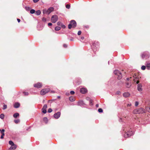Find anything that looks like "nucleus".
Segmentation results:
<instances>
[{"label":"nucleus","mask_w":150,"mask_h":150,"mask_svg":"<svg viewBox=\"0 0 150 150\" xmlns=\"http://www.w3.org/2000/svg\"><path fill=\"white\" fill-rule=\"evenodd\" d=\"M129 128L128 126L124 127L122 128V130L125 132L124 135L125 138H127L129 137L133 134L132 131L129 130Z\"/></svg>","instance_id":"1"},{"label":"nucleus","mask_w":150,"mask_h":150,"mask_svg":"<svg viewBox=\"0 0 150 150\" xmlns=\"http://www.w3.org/2000/svg\"><path fill=\"white\" fill-rule=\"evenodd\" d=\"M144 112V110L142 108L136 109L133 111V113L134 114L137 113H143Z\"/></svg>","instance_id":"2"},{"label":"nucleus","mask_w":150,"mask_h":150,"mask_svg":"<svg viewBox=\"0 0 150 150\" xmlns=\"http://www.w3.org/2000/svg\"><path fill=\"white\" fill-rule=\"evenodd\" d=\"M99 43L97 41H95L92 44V47L94 51H96L98 49Z\"/></svg>","instance_id":"3"},{"label":"nucleus","mask_w":150,"mask_h":150,"mask_svg":"<svg viewBox=\"0 0 150 150\" xmlns=\"http://www.w3.org/2000/svg\"><path fill=\"white\" fill-rule=\"evenodd\" d=\"M76 26V23L74 20H72L70 22V23L68 25V28L70 29L72 27L74 28Z\"/></svg>","instance_id":"4"},{"label":"nucleus","mask_w":150,"mask_h":150,"mask_svg":"<svg viewBox=\"0 0 150 150\" xmlns=\"http://www.w3.org/2000/svg\"><path fill=\"white\" fill-rule=\"evenodd\" d=\"M132 78L133 79L134 82H136V84H138L139 83V78L138 76V74H134L132 77H130V79Z\"/></svg>","instance_id":"5"},{"label":"nucleus","mask_w":150,"mask_h":150,"mask_svg":"<svg viewBox=\"0 0 150 150\" xmlns=\"http://www.w3.org/2000/svg\"><path fill=\"white\" fill-rule=\"evenodd\" d=\"M114 73L115 74L118 76L117 77L118 79H120L122 78V76L121 73L118 70H115L114 71Z\"/></svg>","instance_id":"6"},{"label":"nucleus","mask_w":150,"mask_h":150,"mask_svg":"<svg viewBox=\"0 0 150 150\" xmlns=\"http://www.w3.org/2000/svg\"><path fill=\"white\" fill-rule=\"evenodd\" d=\"M58 20V17L57 15H53L51 18V21L52 23H55Z\"/></svg>","instance_id":"7"},{"label":"nucleus","mask_w":150,"mask_h":150,"mask_svg":"<svg viewBox=\"0 0 150 150\" xmlns=\"http://www.w3.org/2000/svg\"><path fill=\"white\" fill-rule=\"evenodd\" d=\"M50 91V89L49 88H45L42 89L40 91V94L42 95H44L47 93L49 92Z\"/></svg>","instance_id":"8"},{"label":"nucleus","mask_w":150,"mask_h":150,"mask_svg":"<svg viewBox=\"0 0 150 150\" xmlns=\"http://www.w3.org/2000/svg\"><path fill=\"white\" fill-rule=\"evenodd\" d=\"M142 58L143 59L144 58H147L149 57V54L148 52H145L142 53L141 55Z\"/></svg>","instance_id":"9"},{"label":"nucleus","mask_w":150,"mask_h":150,"mask_svg":"<svg viewBox=\"0 0 150 150\" xmlns=\"http://www.w3.org/2000/svg\"><path fill=\"white\" fill-rule=\"evenodd\" d=\"M60 112H58L54 114V117L55 119H58L60 117Z\"/></svg>","instance_id":"10"},{"label":"nucleus","mask_w":150,"mask_h":150,"mask_svg":"<svg viewBox=\"0 0 150 150\" xmlns=\"http://www.w3.org/2000/svg\"><path fill=\"white\" fill-rule=\"evenodd\" d=\"M80 92L82 94H85L87 92V89L85 88H82L80 90Z\"/></svg>","instance_id":"11"},{"label":"nucleus","mask_w":150,"mask_h":150,"mask_svg":"<svg viewBox=\"0 0 150 150\" xmlns=\"http://www.w3.org/2000/svg\"><path fill=\"white\" fill-rule=\"evenodd\" d=\"M42 86V83H41L40 82L38 83H37L34 84V86L38 88L41 87Z\"/></svg>","instance_id":"12"},{"label":"nucleus","mask_w":150,"mask_h":150,"mask_svg":"<svg viewBox=\"0 0 150 150\" xmlns=\"http://www.w3.org/2000/svg\"><path fill=\"white\" fill-rule=\"evenodd\" d=\"M47 108V105L46 104H45L42 108V112L44 114H45L47 112L46 108Z\"/></svg>","instance_id":"13"},{"label":"nucleus","mask_w":150,"mask_h":150,"mask_svg":"<svg viewBox=\"0 0 150 150\" xmlns=\"http://www.w3.org/2000/svg\"><path fill=\"white\" fill-rule=\"evenodd\" d=\"M142 84L141 83L138 84L137 86V90L139 91H142Z\"/></svg>","instance_id":"14"},{"label":"nucleus","mask_w":150,"mask_h":150,"mask_svg":"<svg viewBox=\"0 0 150 150\" xmlns=\"http://www.w3.org/2000/svg\"><path fill=\"white\" fill-rule=\"evenodd\" d=\"M20 104L18 102L16 103L14 105V107L15 108H18L19 107Z\"/></svg>","instance_id":"15"},{"label":"nucleus","mask_w":150,"mask_h":150,"mask_svg":"<svg viewBox=\"0 0 150 150\" xmlns=\"http://www.w3.org/2000/svg\"><path fill=\"white\" fill-rule=\"evenodd\" d=\"M54 8L53 7H50L48 10V14H49L51 12L53 11Z\"/></svg>","instance_id":"16"},{"label":"nucleus","mask_w":150,"mask_h":150,"mask_svg":"<svg viewBox=\"0 0 150 150\" xmlns=\"http://www.w3.org/2000/svg\"><path fill=\"white\" fill-rule=\"evenodd\" d=\"M78 105L81 106H83L84 104L83 101L82 100L79 101L78 102Z\"/></svg>","instance_id":"17"},{"label":"nucleus","mask_w":150,"mask_h":150,"mask_svg":"<svg viewBox=\"0 0 150 150\" xmlns=\"http://www.w3.org/2000/svg\"><path fill=\"white\" fill-rule=\"evenodd\" d=\"M16 148V145L11 146L10 148L9 149V150H14Z\"/></svg>","instance_id":"18"},{"label":"nucleus","mask_w":150,"mask_h":150,"mask_svg":"<svg viewBox=\"0 0 150 150\" xmlns=\"http://www.w3.org/2000/svg\"><path fill=\"white\" fill-rule=\"evenodd\" d=\"M130 94L128 92H125L123 93V96L125 97H127L129 96Z\"/></svg>","instance_id":"19"},{"label":"nucleus","mask_w":150,"mask_h":150,"mask_svg":"<svg viewBox=\"0 0 150 150\" xmlns=\"http://www.w3.org/2000/svg\"><path fill=\"white\" fill-rule=\"evenodd\" d=\"M146 67L148 70L150 69V63L148 62L146 63Z\"/></svg>","instance_id":"20"},{"label":"nucleus","mask_w":150,"mask_h":150,"mask_svg":"<svg viewBox=\"0 0 150 150\" xmlns=\"http://www.w3.org/2000/svg\"><path fill=\"white\" fill-rule=\"evenodd\" d=\"M19 116V114L18 113H16L13 115V117L15 118H17Z\"/></svg>","instance_id":"21"},{"label":"nucleus","mask_w":150,"mask_h":150,"mask_svg":"<svg viewBox=\"0 0 150 150\" xmlns=\"http://www.w3.org/2000/svg\"><path fill=\"white\" fill-rule=\"evenodd\" d=\"M69 100L71 102H73L75 100V99L73 97H70L69 98Z\"/></svg>","instance_id":"22"},{"label":"nucleus","mask_w":150,"mask_h":150,"mask_svg":"<svg viewBox=\"0 0 150 150\" xmlns=\"http://www.w3.org/2000/svg\"><path fill=\"white\" fill-rule=\"evenodd\" d=\"M5 132V130L4 129H2L1 131V136H3L4 137V136L5 135V134L4 132Z\"/></svg>","instance_id":"23"},{"label":"nucleus","mask_w":150,"mask_h":150,"mask_svg":"<svg viewBox=\"0 0 150 150\" xmlns=\"http://www.w3.org/2000/svg\"><path fill=\"white\" fill-rule=\"evenodd\" d=\"M40 13L41 11L40 10H39L37 11L35 13V14L38 16L40 15Z\"/></svg>","instance_id":"24"},{"label":"nucleus","mask_w":150,"mask_h":150,"mask_svg":"<svg viewBox=\"0 0 150 150\" xmlns=\"http://www.w3.org/2000/svg\"><path fill=\"white\" fill-rule=\"evenodd\" d=\"M30 12L31 14H33L35 13V10L33 9H32L30 10Z\"/></svg>","instance_id":"25"},{"label":"nucleus","mask_w":150,"mask_h":150,"mask_svg":"<svg viewBox=\"0 0 150 150\" xmlns=\"http://www.w3.org/2000/svg\"><path fill=\"white\" fill-rule=\"evenodd\" d=\"M85 38H79L78 40L82 42H84V39Z\"/></svg>","instance_id":"26"},{"label":"nucleus","mask_w":150,"mask_h":150,"mask_svg":"<svg viewBox=\"0 0 150 150\" xmlns=\"http://www.w3.org/2000/svg\"><path fill=\"white\" fill-rule=\"evenodd\" d=\"M25 9L27 11H29L30 10V9H31V8L30 7H29L25 6Z\"/></svg>","instance_id":"27"},{"label":"nucleus","mask_w":150,"mask_h":150,"mask_svg":"<svg viewBox=\"0 0 150 150\" xmlns=\"http://www.w3.org/2000/svg\"><path fill=\"white\" fill-rule=\"evenodd\" d=\"M61 29V28L59 27H56L55 28V30L56 31H58L59 30Z\"/></svg>","instance_id":"28"},{"label":"nucleus","mask_w":150,"mask_h":150,"mask_svg":"<svg viewBox=\"0 0 150 150\" xmlns=\"http://www.w3.org/2000/svg\"><path fill=\"white\" fill-rule=\"evenodd\" d=\"M14 122L16 123L17 124L20 122V120L19 119L15 120Z\"/></svg>","instance_id":"29"},{"label":"nucleus","mask_w":150,"mask_h":150,"mask_svg":"<svg viewBox=\"0 0 150 150\" xmlns=\"http://www.w3.org/2000/svg\"><path fill=\"white\" fill-rule=\"evenodd\" d=\"M146 110L148 112H150V107L147 106L146 107Z\"/></svg>","instance_id":"30"},{"label":"nucleus","mask_w":150,"mask_h":150,"mask_svg":"<svg viewBox=\"0 0 150 150\" xmlns=\"http://www.w3.org/2000/svg\"><path fill=\"white\" fill-rule=\"evenodd\" d=\"M48 10L44 9L43 11V13H47L48 14Z\"/></svg>","instance_id":"31"},{"label":"nucleus","mask_w":150,"mask_h":150,"mask_svg":"<svg viewBox=\"0 0 150 150\" xmlns=\"http://www.w3.org/2000/svg\"><path fill=\"white\" fill-rule=\"evenodd\" d=\"M9 144L11 145V146L13 145H14V143L13 142L11 141H10L9 142Z\"/></svg>","instance_id":"32"},{"label":"nucleus","mask_w":150,"mask_h":150,"mask_svg":"<svg viewBox=\"0 0 150 150\" xmlns=\"http://www.w3.org/2000/svg\"><path fill=\"white\" fill-rule=\"evenodd\" d=\"M4 115L3 114H1L0 115V118L1 119H4Z\"/></svg>","instance_id":"33"},{"label":"nucleus","mask_w":150,"mask_h":150,"mask_svg":"<svg viewBox=\"0 0 150 150\" xmlns=\"http://www.w3.org/2000/svg\"><path fill=\"white\" fill-rule=\"evenodd\" d=\"M89 104L90 105H93V101L92 100H90L89 101Z\"/></svg>","instance_id":"34"},{"label":"nucleus","mask_w":150,"mask_h":150,"mask_svg":"<svg viewBox=\"0 0 150 150\" xmlns=\"http://www.w3.org/2000/svg\"><path fill=\"white\" fill-rule=\"evenodd\" d=\"M131 85L129 83H126V86L127 88H129L131 86Z\"/></svg>","instance_id":"35"},{"label":"nucleus","mask_w":150,"mask_h":150,"mask_svg":"<svg viewBox=\"0 0 150 150\" xmlns=\"http://www.w3.org/2000/svg\"><path fill=\"white\" fill-rule=\"evenodd\" d=\"M4 105L3 106V110H5L7 108V105H6L4 104Z\"/></svg>","instance_id":"36"},{"label":"nucleus","mask_w":150,"mask_h":150,"mask_svg":"<svg viewBox=\"0 0 150 150\" xmlns=\"http://www.w3.org/2000/svg\"><path fill=\"white\" fill-rule=\"evenodd\" d=\"M42 20L43 22H46L47 21L46 19L44 17L42 18Z\"/></svg>","instance_id":"37"},{"label":"nucleus","mask_w":150,"mask_h":150,"mask_svg":"<svg viewBox=\"0 0 150 150\" xmlns=\"http://www.w3.org/2000/svg\"><path fill=\"white\" fill-rule=\"evenodd\" d=\"M69 39V40L70 41H74L75 40L74 39V38H68Z\"/></svg>","instance_id":"38"},{"label":"nucleus","mask_w":150,"mask_h":150,"mask_svg":"<svg viewBox=\"0 0 150 150\" xmlns=\"http://www.w3.org/2000/svg\"><path fill=\"white\" fill-rule=\"evenodd\" d=\"M98 111L99 112H103L102 109L100 108H99L98 109Z\"/></svg>","instance_id":"39"},{"label":"nucleus","mask_w":150,"mask_h":150,"mask_svg":"<svg viewBox=\"0 0 150 150\" xmlns=\"http://www.w3.org/2000/svg\"><path fill=\"white\" fill-rule=\"evenodd\" d=\"M66 6V8L68 9H69L70 7V6L69 4H67Z\"/></svg>","instance_id":"40"},{"label":"nucleus","mask_w":150,"mask_h":150,"mask_svg":"<svg viewBox=\"0 0 150 150\" xmlns=\"http://www.w3.org/2000/svg\"><path fill=\"white\" fill-rule=\"evenodd\" d=\"M146 69V67L144 66H142L141 67V69L143 70H144Z\"/></svg>","instance_id":"41"},{"label":"nucleus","mask_w":150,"mask_h":150,"mask_svg":"<svg viewBox=\"0 0 150 150\" xmlns=\"http://www.w3.org/2000/svg\"><path fill=\"white\" fill-rule=\"evenodd\" d=\"M52 111V110L51 108H49L48 110V112H51Z\"/></svg>","instance_id":"42"},{"label":"nucleus","mask_w":150,"mask_h":150,"mask_svg":"<svg viewBox=\"0 0 150 150\" xmlns=\"http://www.w3.org/2000/svg\"><path fill=\"white\" fill-rule=\"evenodd\" d=\"M23 93L24 94V95L25 96H27L28 94V92H23Z\"/></svg>","instance_id":"43"},{"label":"nucleus","mask_w":150,"mask_h":150,"mask_svg":"<svg viewBox=\"0 0 150 150\" xmlns=\"http://www.w3.org/2000/svg\"><path fill=\"white\" fill-rule=\"evenodd\" d=\"M138 104H139V102H138L137 101H136L135 102V106H137L138 105Z\"/></svg>","instance_id":"44"},{"label":"nucleus","mask_w":150,"mask_h":150,"mask_svg":"<svg viewBox=\"0 0 150 150\" xmlns=\"http://www.w3.org/2000/svg\"><path fill=\"white\" fill-rule=\"evenodd\" d=\"M81 31L80 30H79V31L78 32V35H80L81 34Z\"/></svg>","instance_id":"45"},{"label":"nucleus","mask_w":150,"mask_h":150,"mask_svg":"<svg viewBox=\"0 0 150 150\" xmlns=\"http://www.w3.org/2000/svg\"><path fill=\"white\" fill-rule=\"evenodd\" d=\"M120 93H121V92L120 91H117L116 93V94H118V95H119Z\"/></svg>","instance_id":"46"},{"label":"nucleus","mask_w":150,"mask_h":150,"mask_svg":"<svg viewBox=\"0 0 150 150\" xmlns=\"http://www.w3.org/2000/svg\"><path fill=\"white\" fill-rule=\"evenodd\" d=\"M70 93L71 94H73L75 92L74 91H71Z\"/></svg>","instance_id":"47"},{"label":"nucleus","mask_w":150,"mask_h":150,"mask_svg":"<svg viewBox=\"0 0 150 150\" xmlns=\"http://www.w3.org/2000/svg\"><path fill=\"white\" fill-rule=\"evenodd\" d=\"M43 120L44 121H46L47 120V117H45L43 118Z\"/></svg>","instance_id":"48"},{"label":"nucleus","mask_w":150,"mask_h":150,"mask_svg":"<svg viewBox=\"0 0 150 150\" xmlns=\"http://www.w3.org/2000/svg\"><path fill=\"white\" fill-rule=\"evenodd\" d=\"M39 0H33V1L34 3H36V2H38L39 1Z\"/></svg>","instance_id":"49"},{"label":"nucleus","mask_w":150,"mask_h":150,"mask_svg":"<svg viewBox=\"0 0 150 150\" xmlns=\"http://www.w3.org/2000/svg\"><path fill=\"white\" fill-rule=\"evenodd\" d=\"M131 105V103H129L127 104V107H130Z\"/></svg>","instance_id":"50"},{"label":"nucleus","mask_w":150,"mask_h":150,"mask_svg":"<svg viewBox=\"0 0 150 150\" xmlns=\"http://www.w3.org/2000/svg\"><path fill=\"white\" fill-rule=\"evenodd\" d=\"M63 47L65 48H66L67 47V45L64 44L63 45Z\"/></svg>","instance_id":"51"},{"label":"nucleus","mask_w":150,"mask_h":150,"mask_svg":"<svg viewBox=\"0 0 150 150\" xmlns=\"http://www.w3.org/2000/svg\"><path fill=\"white\" fill-rule=\"evenodd\" d=\"M52 25V23H48V26H50Z\"/></svg>","instance_id":"52"},{"label":"nucleus","mask_w":150,"mask_h":150,"mask_svg":"<svg viewBox=\"0 0 150 150\" xmlns=\"http://www.w3.org/2000/svg\"><path fill=\"white\" fill-rule=\"evenodd\" d=\"M17 20L18 23H19L21 21L20 19L18 18L17 19Z\"/></svg>","instance_id":"53"},{"label":"nucleus","mask_w":150,"mask_h":150,"mask_svg":"<svg viewBox=\"0 0 150 150\" xmlns=\"http://www.w3.org/2000/svg\"><path fill=\"white\" fill-rule=\"evenodd\" d=\"M98 106H99V105L98 104H97L96 105V107H97V108L98 107Z\"/></svg>","instance_id":"54"},{"label":"nucleus","mask_w":150,"mask_h":150,"mask_svg":"<svg viewBox=\"0 0 150 150\" xmlns=\"http://www.w3.org/2000/svg\"><path fill=\"white\" fill-rule=\"evenodd\" d=\"M4 138V137L2 136H1V139H3Z\"/></svg>","instance_id":"55"},{"label":"nucleus","mask_w":150,"mask_h":150,"mask_svg":"<svg viewBox=\"0 0 150 150\" xmlns=\"http://www.w3.org/2000/svg\"><path fill=\"white\" fill-rule=\"evenodd\" d=\"M60 23V22H57V24H58V25H59Z\"/></svg>","instance_id":"56"},{"label":"nucleus","mask_w":150,"mask_h":150,"mask_svg":"<svg viewBox=\"0 0 150 150\" xmlns=\"http://www.w3.org/2000/svg\"><path fill=\"white\" fill-rule=\"evenodd\" d=\"M57 98H60V96H57Z\"/></svg>","instance_id":"57"},{"label":"nucleus","mask_w":150,"mask_h":150,"mask_svg":"<svg viewBox=\"0 0 150 150\" xmlns=\"http://www.w3.org/2000/svg\"><path fill=\"white\" fill-rule=\"evenodd\" d=\"M127 80H129V78H127Z\"/></svg>","instance_id":"58"},{"label":"nucleus","mask_w":150,"mask_h":150,"mask_svg":"<svg viewBox=\"0 0 150 150\" xmlns=\"http://www.w3.org/2000/svg\"><path fill=\"white\" fill-rule=\"evenodd\" d=\"M121 120H122L121 118H120V120H119V121H120Z\"/></svg>","instance_id":"59"},{"label":"nucleus","mask_w":150,"mask_h":150,"mask_svg":"<svg viewBox=\"0 0 150 150\" xmlns=\"http://www.w3.org/2000/svg\"><path fill=\"white\" fill-rule=\"evenodd\" d=\"M51 92H52V93H54V91H51Z\"/></svg>","instance_id":"60"},{"label":"nucleus","mask_w":150,"mask_h":150,"mask_svg":"<svg viewBox=\"0 0 150 150\" xmlns=\"http://www.w3.org/2000/svg\"><path fill=\"white\" fill-rule=\"evenodd\" d=\"M138 76L139 77H139H140V76H138Z\"/></svg>","instance_id":"61"},{"label":"nucleus","mask_w":150,"mask_h":150,"mask_svg":"<svg viewBox=\"0 0 150 150\" xmlns=\"http://www.w3.org/2000/svg\"><path fill=\"white\" fill-rule=\"evenodd\" d=\"M108 64H109V61H108Z\"/></svg>","instance_id":"62"},{"label":"nucleus","mask_w":150,"mask_h":150,"mask_svg":"<svg viewBox=\"0 0 150 150\" xmlns=\"http://www.w3.org/2000/svg\"><path fill=\"white\" fill-rule=\"evenodd\" d=\"M1 129H0V131H1Z\"/></svg>","instance_id":"63"}]
</instances>
